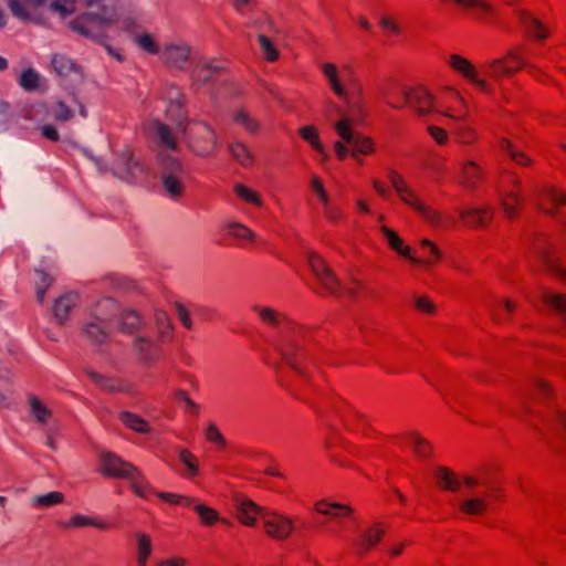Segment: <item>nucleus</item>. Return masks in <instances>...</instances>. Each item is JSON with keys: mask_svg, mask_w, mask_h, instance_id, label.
I'll list each match as a JSON object with an SVG mask.
<instances>
[{"mask_svg": "<svg viewBox=\"0 0 566 566\" xmlns=\"http://www.w3.org/2000/svg\"><path fill=\"white\" fill-rule=\"evenodd\" d=\"M151 133L158 147L155 171L166 195L172 199L182 196L188 177L186 165L169 151L177 149L172 129L156 119L151 123Z\"/></svg>", "mask_w": 566, "mask_h": 566, "instance_id": "1", "label": "nucleus"}, {"mask_svg": "<svg viewBox=\"0 0 566 566\" xmlns=\"http://www.w3.org/2000/svg\"><path fill=\"white\" fill-rule=\"evenodd\" d=\"M86 12L70 22V28L86 38L99 41L102 34L94 27L105 28L116 20L115 0H77Z\"/></svg>", "mask_w": 566, "mask_h": 566, "instance_id": "2", "label": "nucleus"}, {"mask_svg": "<svg viewBox=\"0 0 566 566\" xmlns=\"http://www.w3.org/2000/svg\"><path fill=\"white\" fill-rule=\"evenodd\" d=\"M321 70L335 95L344 101L352 113H359L363 108L361 88L353 69L344 65L338 70L335 64L326 62L321 65Z\"/></svg>", "mask_w": 566, "mask_h": 566, "instance_id": "3", "label": "nucleus"}, {"mask_svg": "<svg viewBox=\"0 0 566 566\" xmlns=\"http://www.w3.org/2000/svg\"><path fill=\"white\" fill-rule=\"evenodd\" d=\"M331 106L343 116L342 119L332 124L340 140L334 143L335 154L338 159L344 160L348 155L356 157L358 154L368 155L374 151L373 142L353 129L352 119L338 106Z\"/></svg>", "mask_w": 566, "mask_h": 566, "instance_id": "4", "label": "nucleus"}, {"mask_svg": "<svg viewBox=\"0 0 566 566\" xmlns=\"http://www.w3.org/2000/svg\"><path fill=\"white\" fill-rule=\"evenodd\" d=\"M99 462L103 475L127 480L137 496L147 499V492L151 491V486L145 481L140 471L135 465L123 460L116 453L108 451L101 452Z\"/></svg>", "mask_w": 566, "mask_h": 566, "instance_id": "5", "label": "nucleus"}, {"mask_svg": "<svg viewBox=\"0 0 566 566\" xmlns=\"http://www.w3.org/2000/svg\"><path fill=\"white\" fill-rule=\"evenodd\" d=\"M282 338L274 344L275 350L280 354L282 361L295 371L301 378L308 379L305 364L312 363L307 350L296 340L294 332L290 328L282 331Z\"/></svg>", "mask_w": 566, "mask_h": 566, "instance_id": "6", "label": "nucleus"}, {"mask_svg": "<svg viewBox=\"0 0 566 566\" xmlns=\"http://www.w3.org/2000/svg\"><path fill=\"white\" fill-rule=\"evenodd\" d=\"M181 134L189 150L200 157L212 155L218 145L216 130L200 119H191L190 125L185 127Z\"/></svg>", "mask_w": 566, "mask_h": 566, "instance_id": "7", "label": "nucleus"}, {"mask_svg": "<svg viewBox=\"0 0 566 566\" xmlns=\"http://www.w3.org/2000/svg\"><path fill=\"white\" fill-rule=\"evenodd\" d=\"M388 178L401 201L410 206L430 224L436 227L442 224L441 216L437 211L432 210L430 207L424 205L419 199L415 190L405 181V179L397 171L390 170Z\"/></svg>", "mask_w": 566, "mask_h": 566, "instance_id": "8", "label": "nucleus"}, {"mask_svg": "<svg viewBox=\"0 0 566 566\" xmlns=\"http://www.w3.org/2000/svg\"><path fill=\"white\" fill-rule=\"evenodd\" d=\"M113 174L126 182H136L146 176V169L128 150L122 151L112 167Z\"/></svg>", "mask_w": 566, "mask_h": 566, "instance_id": "9", "label": "nucleus"}, {"mask_svg": "<svg viewBox=\"0 0 566 566\" xmlns=\"http://www.w3.org/2000/svg\"><path fill=\"white\" fill-rule=\"evenodd\" d=\"M262 523L266 534L275 539L289 537L294 527L292 520L270 511L262 515Z\"/></svg>", "mask_w": 566, "mask_h": 566, "instance_id": "10", "label": "nucleus"}, {"mask_svg": "<svg viewBox=\"0 0 566 566\" xmlns=\"http://www.w3.org/2000/svg\"><path fill=\"white\" fill-rule=\"evenodd\" d=\"M132 346L140 364L150 365L159 357L158 342L147 334H136Z\"/></svg>", "mask_w": 566, "mask_h": 566, "instance_id": "11", "label": "nucleus"}, {"mask_svg": "<svg viewBox=\"0 0 566 566\" xmlns=\"http://www.w3.org/2000/svg\"><path fill=\"white\" fill-rule=\"evenodd\" d=\"M308 264L325 290L332 294H336L339 290V281L332 272V270L326 265L324 260L319 255L310 254Z\"/></svg>", "mask_w": 566, "mask_h": 566, "instance_id": "12", "label": "nucleus"}, {"mask_svg": "<svg viewBox=\"0 0 566 566\" xmlns=\"http://www.w3.org/2000/svg\"><path fill=\"white\" fill-rule=\"evenodd\" d=\"M402 95L406 103L415 109L418 115L423 116L432 112L433 97L424 88L417 87L410 91L403 90Z\"/></svg>", "mask_w": 566, "mask_h": 566, "instance_id": "13", "label": "nucleus"}, {"mask_svg": "<svg viewBox=\"0 0 566 566\" xmlns=\"http://www.w3.org/2000/svg\"><path fill=\"white\" fill-rule=\"evenodd\" d=\"M234 506L238 518L248 526H253L256 518L262 521V515L268 512L264 507L241 495L235 496Z\"/></svg>", "mask_w": 566, "mask_h": 566, "instance_id": "14", "label": "nucleus"}, {"mask_svg": "<svg viewBox=\"0 0 566 566\" xmlns=\"http://www.w3.org/2000/svg\"><path fill=\"white\" fill-rule=\"evenodd\" d=\"M161 53L164 62L174 69H182L189 60L191 50L190 46L185 43H170L167 44Z\"/></svg>", "mask_w": 566, "mask_h": 566, "instance_id": "15", "label": "nucleus"}, {"mask_svg": "<svg viewBox=\"0 0 566 566\" xmlns=\"http://www.w3.org/2000/svg\"><path fill=\"white\" fill-rule=\"evenodd\" d=\"M224 70V63L216 59H202L195 66L191 76L195 83L203 85L213 80L216 74Z\"/></svg>", "mask_w": 566, "mask_h": 566, "instance_id": "16", "label": "nucleus"}, {"mask_svg": "<svg viewBox=\"0 0 566 566\" xmlns=\"http://www.w3.org/2000/svg\"><path fill=\"white\" fill-rule=\"evenodd\" d=\"M82 334L90 343L102 345L111 336V325L88 317L83 323Z\"/></svg>", "mask_w": 566, "mask_h": 566, "instance_id": "17", "label": "nucleus"}, {"mask_svg": "<svg viewBox=\"0 0 566 566\" xmlns=\"http://www.w3.org/2000/svg\"><path fill=\"white\" fill-rule=\"evenodd\" d=\"M120 306L112 297H104L97 301L91 308L88 317L111 325L117 317Z\"/></svg>", "mask_w": 566, "mask_h": 566, "instance_id": "18", "label": "nucleus"}, {"mask_svg": "<svg viewBox=\"0 0 566 566\" xmlns=\"http://www.w3.org/2000/svg\"><path fill=\"white\" fill-rule=\"evenodd\" d=\"M116 318L118 331L123 334H136L143 325L139 313L128 307H120Z\"/></svg>", "mask_w": 566, "mask_h": 566, "instance_id": "19", "label": "nucleus"}, {"mask_svg": "<svg viewBox=\"0 0 566 566\" xmlns=\"http://www.w3.org/2000/svg\"><path fill=\"white\" fill-rule=\"evenodd\" d=\"M450 65L452 69L470 80L480 90L488 92L486 82L476 76V71L469 60L462 57L461 55L453 54L450 57Z\"/></svg>", "mask_w": 566, "mask_h": 566, "instance_id": "20", "label": "nucleus"}, {"mask_svg": "<svg viewBox=\"0 0 566 566\" xmlns=\"http://www.w3.org/2000/svg\"><path fill=\"white\" fill-rule=\"evenodd\" d=\"M87 376L103 390L108 392H128L129 384L122 379H115L93 370L86 371Z\"/></svg>", "mask_w": 566, "mask_h": 566, "instance_id": "21", "label": "nucleus"}, {"mask_svg": "<svg viewBox=\"0 0 566 566\" xmlns=\"http://www.w3.org/2000/svg\"><path fill=\"white\" fill-rule=\"evenodd\" d=\"M78 295L75 292H70L61 295L54 301L52 311L54 318L60 323L64 324L67 319L70 311L76 305Z\"/></svg>", "mask_w": 566, "mask_h": 566, "instance_id": "22", "label": "nucleus"}, {"mask_svg": "<svg viewBox=\"0 0 566 566\" xmlns=\"http://www.w3.org/2000/svg\"><path fill=\"white\" fill-rule=\"evenodd\" d=\"M52 67L59 76H70L74 74L82 77L81 67L69 56L64 54H54L51 60Z\"/></svg>", "mask_w": 566, "mask_h": 566, "instance_id": "23", "label": "nucleus"}, {"mask_svg": "<svg viewBox=\"0 0 566 566\" xmlns=\"http://www.w3.org/2000/svg\"><path fill=\"white\" fill-rule=\"evenodd\" d=\"M461 219L469 227H484L493 217L490 208H469L460 211Z\"/></svg>", "mask_w": 566, "mask_h": 566, "instance_id": "24", "label": "nucleus"}, {"mask_svg": "<svg viewBox=\"0 0 566 566\" xmlns=\"http://www.w3.org/2000/svg\"><path fill=\"white\" fill-rule=\"evenodd\" d=\"M384 533V530L379 526H373L363 531L359 538L355 541L356 553L364 555L380 541Z\"/></svg>", "mask_w": 566, "mask_h": 566, "instance_id": "25", "label": "nucleus"}, {"mask_svg": "<svg viewBox=\"0 0 566 566\" xmlns=\"http://www.w3.org/2000/svg\"><path fill=\"white\" fill-rule=\"evenodd\" d=\"M184 105L185 102L166 104V117L171 124H174V130L180 134L182 133V129L188 127L191 123L184 113Z\"/></svg>", "mask_w": 566, "mask_h": 566, "instance_id": "26", "label": "nucleus"}, {"mask_svg": "<svg viewBox=\"0 0 566 566\" xmlns=\"http://www.w3.org/2000/svg\"><path fill=\"white\" fill-rule=\"evenodd\" d=\"M381 232L391 249L396 250L402 256L411 260L413 263L420 264V262H421L420 259L413 258L410 254V248L405 247L402 244V240L397 235L396 232H394L392 230H390L387 227H381Z\"/></svg>", "mask_w": 566, "mask_h": 566, "instance_id": "27", "label": "nucleus"}, {"mask_svg": "<svg viewBox=\"0 0 566 566\" xmlns=\"http://www.w3.org/2000/svg\"><path fill=\"white\" fill-rule=\"evenodd\" d=\"M433 475L442 489L449 491H458L460 489V480L450 469L437 467L433 471Z\"/></svg>", "mask_w": 566, "mask_h": 566, "instance_id": "28", "label": "nucleus"}, {"mask_svg": "<svg viewBox=\"0 0 566 566\" xmlns=\"http://www.w3.org/2000/svg\"><path fill=\"white\" fill-rule=\"evenodd\" d=\"M229 151L234 160L244 167L253 165L254 158L245 144L235 142L229 145Z\"/></svg>", "mask_w": 566, "mask_h": 566, "instance_id": "29", "label": "nucleus"}, {"mask_svg": "<svg viewBox=\"0 0 566 566\" xmlns=\"http://www.w3.org/2000/svg\"><path fill=\"white\" fill-rule=\"evenodd\" d=\"M516 13L527 31H531L532 29L536 30L534 33L535 38L543 40L547 36L546 32L544 31V25L538 19L525 10H518Z\"/></svg>", "mask_w": 566, "mask_h": 566, "instance_id": "30", "label": "nucleus"}, {"mask_svg": "<svg viewBox=\"0 0 566 566\" xmlns=\"http://www.w3.org/2000/svg\"><path fill=\"white\" fill-rule=\"evenodd\" d=\"M120 421L129 429L139 432L147 433L149 431V426L145 419L139 417L138 415L123 411L119 413Z\"/></svg>", "mask_w": 566, "mask_h": 566, "instance_id": "31", "label": "nucleus"}, {"mask_svg": "<svg viewBox=\"0 0 566 566\" xmlns=\"http://www.w3.org/2000/svg\"><path fill=\"white\" fill-rule=\"evenodd\" d=\"M488 506V502L482 496H471L460 502V510L469 515L482 514Z\"/></svg>", "mask_w": 566, "mask_h": 566, "instance_id": "32", "label": "nucleus"}, {"mask_svg": "<svg viewBox=\"0 0 566 566\" xmlns=\"http://www.w3.org/2000/svg\"><path fill=\"white\" fill-rule=\"evenodd\" d=\"M64 501V495L61 492L52 491L45 494L34 495L31 499V504L34 507H50L60 504Z\"/></svg>", "mask_w": 566, "mask_h": 566, "instance_id": "33", "label": "nucleus"}, {"mask_svg": "<svg viewBox=\"0 0 566 566\" xmlns=\"http://www.w3.org/2000/svg\"><path fill=\"white\" fill-rule=\"evenodd\" d=\"M155 324L158 333V340H165L172 336L171 324L168 315L161 310H156L154 314Z\"/></svg>", "mask_w": 566, "mask_h": 566, "instance_id": "34", "label": "nucleus"}, {"mask_svg": "<svg viewBox=\"0 0 566 566\" xmlns=\"http://www.w3.org/2000/svg\"><path fill=\"white\" fill-rule=\"evenodd\" d=\"M298 133L304 140L310 143L312 147L323 156L324 159L328 158V155L319 142L317 130L313 126H303L300 128Z\"/></svg>", "mask_w": 566, "mask_h": 566, "instance_id": "35", "label": "nucleus"}, {"mask_svg": "<svg viewBox=\"0 0 566 566\" xmlns=\"http://www.w3.org/2000/svg\"><path fill=\"white\" fill-rule=\"evenodd\" d=\"M543 301L558 312L566 324V295L545 291L543 293Z\"/></svg>", "mask_w": 566, "mask_h": 566, "instance_id": "36", "label": "nucleus"}, {"mask_svg": "<svg viewBox=\"0 0 566 566\" xmlns=\"http://www.w3.org/2000/svg\"><path fill=\"white\" fill-rule=\"evenodd\" d=\"M44 1L45 0H27V2L33 6H41L44 3ZM8 7L13 17H15L17 19L21 21L30 20V12L23 7L21 0H8Z\"/></svg>", "mask_w": 566, "mask_h": 566, "instance_id": "37", "label": "nucleus"}, {"mask_svg": "<svg viewBox=\"0 0 566 566\" xmlns=\"http://www.w3.org/2000/svg\"><path fill=\"white\" fill-rule=\"evenodd\" d=\"M520 200L518 195L513 191L501 193L500 206L507 218L512 219L515 217Z\"/></svg>", "mask_w": 566, "mask_h": 566, "instance_id": "38", "label": "nucleus"}, {"mask_svg": "<svg viewBox=\"0 0 566 566\" xmlns=\"http://www.w3.org/2000/svg\"><path fill=\"white\" fill-rule=\"evenodd\" d=\"M345 511L346 514L352 512V509L347 505H343L339 503H331L326 500L318 501L315 503V511L317 513L328 515V516H338V511Z\"/></svg>", "mask_w": 566, "mask_h": 566, "instance_id": "39", "label": "nucleus"}, {"mask_svg": "<svg viewBox=\"0 0 566 566\" xmlns=\"http://www.w3.org/2000/svg\"><path fill=\"white\" fill-rule=\"evenodd\" d=\"M480 168L474 161H467L462 167L463 184L465 187L474 189L478 186Z\"/></svg>", "mask_w": 566, "mask_h": 566, "instance_id": "40", "label": "nucleus"}, {"mask_svg": "<svg viewBox=\"0 0 566 566\" xmlns=\"http://www.w3.org/2000/svg\"><path fill=\"white\" fill-rule=\"evenodd\" d=\"M233 120L237 123V124H240L241 126H243L247 132H249L250 134H255L258 133L259 128H260V123L256 118L250 116L243 109H240L238 112L234 113L233 115Z\"/></svg>", "mask_w": 566, "mask_h": 566, "instance_id": "41", "label": "nucleus"}, {"mask_svg": "<svg viewBox=\"0 0 566 566\" xmlns=\"http://www.w3.org/2000/svg\"><path fill=\"white\" fill-rule=\"evenodd\" d=\"M29 405L32 417L39 423H45L51 415V411L36 397L33 396L29 398Z\"/></svg>", "mask_w": 566, "mask_h": 566, "instance_id": "42", "label": "nucleus"}, {"mask_svg": "<svg viewBox=\"0 0 566 566\" xmlns=\"http://www.w3.org/2000/svg\"><path fill=\"white\" fill-rule=\"evenodd\" d=\"M537 253L538 258L541 259V261L544 263L548 271L556 273L560 277L566 279V270L559 266L557 261L549 254L548 250L539 248Z\"/></svg>", "mask_w": 566, "mask_h": 566, "instance_id": "43", "label": "nucleus"}, {"mask_svg": "<svg viewBox=\"0 0 566 566\" xmlns=\"http://www.w3.org/2000/svg\"><path fill=\"white\" fill-rule=\"evenodd\" d=\"M20 86L25 91H34L39 87V73L33 69L23 71L19 77Z\"/></svg>", "mask_w": 566, "mask_h": 566, "instance_id": "44", "label": "nucleus"}, {"mask_svg": "<svg viewBox=\"0 0 566 566\" xmlns=\"http://www.w3.org/2000/svg\"><path fill=\"white\" fill-rule=\"evenodd\" d=\"M66 526L67 527L94 526V527L104 530L107 527V524L104 522H98L94 518H91V517L82 515V514H75L72 516V518L66 524Z\"/></svg>", "mask_w": 566, "mask_h": 566, "instance_id": "45", "label": "nucleus"}, {"mask_svg": "<svg viewBox=\"0 0 566 566\" xmlns=\"http://www.w3.org/2000/svg\"><path fill=\"white\" fill-rule=\"evenodd\" d=\"M179 459L186 467L189 476H193L198 473V459L187 449L179 450Z\"/></svg>", "mask_w": 566, "mask_h": 566, "instance_id": "46", "label": "nucleus"}, {"mask_svg": "<svg viewBox=\"0 0 566 566\" xmlns=\"http://www.w3.org/2000/svg\"><path fill=\"white\" fill-rule=\"evenodd\" d=\"M500 147L509 153L511 158L521 166H526L531 164V159L523 153L517 151L512 147V144L507 139H501Z\"/></svg>", "mask_w": 566, "mask_h": 566, "instance_id": "47", "label": "nucleus"}, {"mask_svg": "<svg viewBox=\"0 0 566 566\" xmlns=\"http://www.w3.org/2000/svg\"><path fill=\"white\" fill-rule=\"evenodd\" d=\"M148 494H156L159 499H161L165 502L171 503V504H184L186 506H190L193 504V499L191 497H185L175 493H168V492H155L153 489L150 492H147Z\"/></svg>", "mask_w": 566, "mask_h": 566, "instance_id": "48", "label": "nucleus"}, {"mask_svg": "<svg viewBox=\"0 0 566 566\" xmlns=\"http://www.w3.org/2000/svg\"><path fill=\"white\" fill-rule=\"evenodd\" d=\"M229 234L237 239L253 240L255 234L251 229L239 222L228 224Z\"/></svg>", "mask_w": 566, "mask_h": 566, "instance_id": "49", "label": "nucleus"}, {"mask_svg": "<svg viewBox=\"0 0 566 566\" xmlns=\"http://www.w3.org/2000/svg\"><path fill=\"white\" fill-rule=\"evenodd\" d=\"M234 192L244 201L253 203L255 206H262L260 196L253 190L249 189L244 185L237 184L234 186Z\"/></svg>", "mask_w": 566, "mask_h": 566, "instance_id": "50", "label": "nucleus"}, {"mask_svg": "<svg viewBox=\"0 0 566 566\" xmlns=\"http://www.w3.org/2000/svg\"><path fill=\"white\" fill-rule=\"evenodd\" d=\"M193 510L200 516L201 521L208 525H211L219 520L217 511L207 505L198 503L193 505Z\"/></svg>", "mask_w": 566, "mask_h": 566, "instance_id": "51", "label": "nucleus"}, {"mask_svg": "<svg viewBox=\"0 0 566 566\" xmlns=\"http://www.w3.org/2000/svg\"><path fill=\"white\" fill-rule=\"evenodd\" d=\"M258 40L265 59L270 62L277 60L279 51L275 49L271 40L263 34H260Z\"/></svg>", "mask_w": 566, "mask_h": 566, "instance_id": "52", "label": "nucleus"}, {"mask_svg": "<svg viewBox=\"0 0 566 566\" xmlns=\"http://www.w3.org/2000/svg\"><path fill=\"white\" fill-rule=\"evenodd\" d=\"M163 97L166 104L182 103L185 96L181 91L174 84H167L163 92Z\"/></svg>", "mask_w": 566, "mask_h": 566, "instance_id": "53", "label": "nucleus"}, {"mask_svg": "<svg viewBox=\"0 0 566 566\" xmlns=\"http://www.w3.org/2000/svg\"><path fill=\"white\" fill-rule=\"evenodd\" d=\"M409 438H410V442L415 447L416 453L419 457L426 458V457L430 455L431 446L427 440H424L422 437L415 434V433H410Z\"/></svg>", "mask_w": 566, "mask_h": 566, "instance_id": "54", "label": "nucleus"}, {"mask_svg": "<svg viewBox=\"0 0 566 566\" xmlns=\"http://www.w3.org/2000/svg\"><path fill=\"white\" fill-rule=\"evenodd\" d=\"M138 542V559H148L151 554V542L150 538L146 534L138 533L137 534Z\"/></svg>", "mask_w": 566, "mask_h": 566, "instance_id": "55", "label": "nucleus"}, {"mask_svg": "<svg viewBox=\"0 0 566 566\" xmlns=\"http://www.w3.org/2000/svg\"><path fill=\"white\" fill-rule=\"evenodd\" d=\"M137 44L150 54H158L160 52L158 45L155 43L150 34L144 33L136 38Z\"/></svg>", "mask_w": 566, "mask_h": 566, "instance_id": "56", "label": "nucleus"}, {"mask_svg": "<svg viewBox=\"0 0 566 566\" xmlns=\"http://www.w3.org/2000/svg\"><path fill=\"white\" fill-rule=\"evenodd\" d=\"M514 70L504 64L503 60H494L491 62L489 67V74L493 77H501L503 75L510 74Z\"/></svg>", "mask_w": 566, "mask_h": 566, "instance_id": "57", "label": "nucleus"}, {"mask_svg": "<svg viewBox=\"0 0 566 566\" xmlns=\"http://www.w3.org/2000/svg\"><path fill=\"white\" fill-rule=\"evenodd\" d=\"M420 243H421V247L423 249H428V251H429V258L427 260H424V261L420 260L421 261L420 263H422V262L434 263L438 260H440L441 251H440V249L436 244H433L428 239H422Z\"/></svg>", "mask_w": 566, "mask_h": 566, "instance_id": "58", "label": "nucleus"}, {"mask_svg": "<svg viewBox=\"0 0 566 566\" xmlns=\"http://www.w3.org/2000/svg\"><path fill=\"white\" fill-rule=\"evenodd\" d=\"M253 310L258 312L260 318L269 324L277 325L279 319L275 311H273L270 307H260V306H253Z\"/></svg>", "mask_w": 566, "mask_h": 566, "instance_id": "59", "label": "nucleus"}, {"mask_svg": "<svg viewBox=\"0 0 566 566\" xmlns=\"http://www.w3.org/2000/svg\"><path fill=\"white\" fill-rule=\"evenodd\" d=\"M311 187L319 198L323 206H327V202L329 201L327 192L322 184V181L316 177H312L311 179Z\"/></svg>", "mask_w": 566, "mask_h": 566, "instance_id": "60", "label": "nucleus"}, {"mask_svg": "<svg viewBox=\"0 0 566 566\" xmlns=\"http://www.w3.org/2000/svg\"><path fill=\"white\" fill-rule=\"evenodd\" d=\"M206 438L219 446L224 444V438L214 423H210L206 430Z\"/></svg>", "mask_w": 566, "mask_h": 566, "instance_id": "61", "label": "nucleus"}, {"mask_svg": "<svg viewBox=\"0 0 566 566\" xmlns=\"http://www.w3.org/2000/svg\"><path fill=\"white\" fill-rule=\"evenodd\" d=\"M232 8L234 11L240 14L244 15L248 10H250L252 7L256 4V0H230Z\"/></svg>", "mask_w": 566, "mask_h": 566, "instance_id": "62", "label": "nucleus"}, {"mask_svg": "<svg viewBox=\"0 0 566 566\" xmlns=\"http://www.w3.org/2000/svg\"><path fill=\"white\" fill-rule=\"evenodd\" d=\"M53 115L57 120L62 122H66L72 117L70 108L63 102L56 103Z\"/></svg>", "mask_w": 566, "mask_h": 566, "instance_id": "63", "label": "nucleus"}, {"mask_svg": "<svg viewBox=\"0 0 566 566\" xmlns=\"http://www.w3.org/2000/svg\"><path fill=\"white\" fill-rule=\"evenodd\" d=\"M52 9L61 12L66 15L72 13L73 11V1L72 0H54L51 4Z\"/></svg>", "mask_w": 566, "mask_h": 566, "instance_id": "64", "label": "nucleus"}]
</instances>
